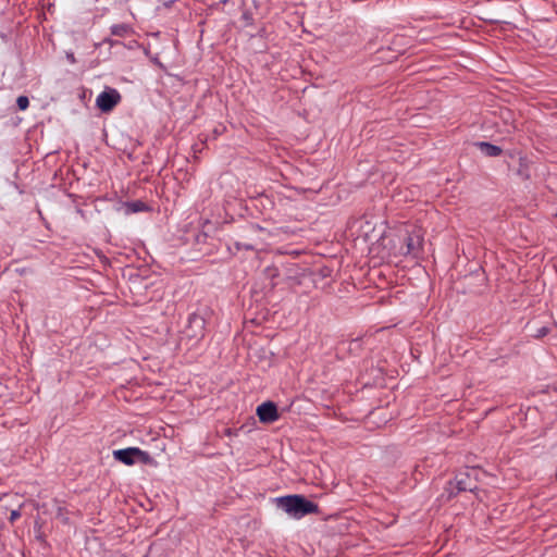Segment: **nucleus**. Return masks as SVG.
<instances>
[{
  "label": "nucleus",
  "instance_id": "1",
  "mask_svg": "<svg viewBox=\"0 0 557 557\" xmlns=\"http://www.w3.org/2000/svg\"><path fill=\"white\" fill-rule=\"evenodd\" d=\"M276 506L285 511L290 518L301 519L306 515L317 513V504L307 500L301 495H288L275 498Z\"/></svg>",
  "mask_w": 557,
  "mask_h": 557
},
{
  "label": "nucleus",
  "instance_id": "2",
  "mask_svg": "<svg viewBox=\"0 0 557 557\" xmlns=\"http://www.w3.org/2000/svg\"><path fill=\"white\" fill-rule=\"evenodd\" d=\"M423 247V234L421 228L413 226L411 231L407 230L404 244L399 248V252L413 259L420 257Z\"/></svg>",
  "mask_w": 557,
  "mask_h": 557
},
{
  "label": "nucleus",
  "instance_id": "3",
  "mask_svg": "<svg viewBox=\"0 0 557 557\" xmlns=\"http://www.w3.org/2000/svg\"><path fill=\"white\" fill-rule=\"evenodd\" d=\"M113 457L115 460L127 466L134 463H149L151 461L150 456L137 447L114 450Z\"/></svg>",
  "mask_w": 557,
  "mask_h": 557
},
{
  "label": "nucleus",
  "instance_id": "4",
  "mask_svg": "<svg viewBox=\"0 0 557 557\" xmlns=\"http://www.w3.org/2000/svg\"><path fill=\"white\" fill-rule=\"evenodd\" d=\"M120 100L121 95L116 89L107 88L98 95L96 104L102 112H110L120 102Z\"/></svg>",
  "mask_w": 557,
  "mask_h": 557
},
{
  "label": "nucleus",
  "instance_id": "5",
  "mask_svg": "<svg viewBox=\"0 0 557 557\" xmlns=\"http://www.w3.org/2000/svg\"><path fill=\"white\" fill-rule=\"evenodd\" d=\"M205 319L201 315L193 314L188 319V325L185 330V335L195 343L199 342L205 335Z\"/></svg>",
  "mask_w": 557,
  "mask_h": 557
},
{
  "label": "nucleus",
  "instance_id": "6",
  "mask_svg": "<svg viewBox=\"0 0 557 557\" xmlns=\"http://www.w3.org/2000/svg\"><path fill=\"white\" fill-rule=\"evenodd\" d=\"M257 416L263 423H272L278 419L277 407L272 401H267L258 406Z\"/></svg>",
  "mask_w": 557,
  "mask_h": 557
},
{
  "label": "nucleus",
  "instance_id": "7",
  "mask_svg": "<svg viewBox=\"0 0 557 557\" xmlns=\"http://www.w3.org/2000/svg\"><path fill=\"white\" fill-rule=\"evenodd\" d=\"M481 152L487 157H497L502 153V149L498 146L490 143L481 141L475 144Z\"/></svg>",
  "mask_w": 557,
  "mask_h": 557
},
{
  "label": "nucleus",
  "instance_id": "8",
  "mask_svg": "<svg viewBox=\"0 0 557 557\" xmlns=\"http://www.w3.org/2000/svg\"><path fill=\"white\" fill-rule=\"evenodd\" d=\"M481 472L478 469H471L469 472L460 473L457 476V487H463L466 485H472L471 476H474L475 479Z\"/></svg>",
  "mask_w": 557,
  "mask_h": 557
},
{
  "label": "nucleus",
  "instance_id": "9",
  "mask_svg": "<svg viewBox=\"0 0 557 557\" xmlns=\"http://www.w3.org/2000/svg\"><path fill=\"white\" fill-rule=\"evenodd\" d=\"M132 32V28L126 24H117L111 27L112 35L124 37Z\"/></svg>",
  "mask_w": 557,
  "mask_h": 557
},
{
  "label": "nucleus",
  "instance_id": "10",
  "mask_svg": "<svg viewBox=\"0 0 557 557\" xmlns=\"http://www.w3.org/2000/svg\"><path fill=\"white\" fill-rule=\"evenodd\" d=\"M16 104H17L20 110L24 111V110H26L28 108L29 100H28V98L26 96H20L16 99Z\"/></svg>",
  "mask_w": 557,
  "mask_h": 557
},
{
  "label": "nucleus",
  "instance_id": "11",
  "mask_svg": "<svg viewBox=\"0 0 557 557\" xmlns=\"http://www.w3.org/2000/svg\"><path fill=\"white\" fill-rule=\"evenodd\" d=\"M145 205L140 201L132 202L128 205V208L132 210V212H138L144 209Z\"/></svg>",
  "mask_w": 557,
  "mask_h": 557
},
{
  "label": "nucleus",
  "instance_id": "12",
  "mask_svg": "<svg viewBox=\"0 0 557 557\" xmlns=\"http://www.w3.org/2000/svg\"><path fill=\"white\" fill-rule=\"evenodd\" d=\"M546 334H547V329L541 327L536 331L535 336L540 338V337H544Z\"/></svg>",
  "mask_w": 557,
  "mask_h": 557
},
{
  "label": "nucleus",
  "instance_id": "13",
  "mask_svg": "<svg viewBox=\"0 0 557 557\" xmlns=\"http://www.w3.org/2000/svg\"><path fill=\"white\" fill-rule=\"evenodd\" d=\"M18 517H20V511L18 510H12L11 511V515H10V520L11 521L16 520Z\"/></svg>",
  "mask_w": 557,
  "mask_h": 557
}]
</instances>
